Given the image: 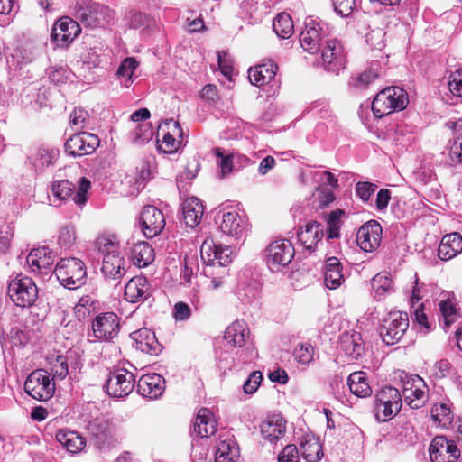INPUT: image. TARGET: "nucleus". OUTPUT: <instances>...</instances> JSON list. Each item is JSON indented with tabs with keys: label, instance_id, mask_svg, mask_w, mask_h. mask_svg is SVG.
Here are the masks:
<instances>
[{
	"label": "nucleus",
	"instance_id": "obj_1",
	"mask_svg": "<svg viewBox=\"0 0 462 462\" xmlns=\"http://www.w3.org/2000/svg\"><path fill=\"white\" fill-rule=\"evenodd\" d=\"M331 32L332 29L328 23L308 17L300 35V43L310 54L320 52L325 69L337 73L345 67L346 54L343 44L331 37Z\"/></svg>",
	"mask_w": 462,
	"mask_h": 462
},
{
	"label": "nucleus",
	"instance_id": "obj_2",
	"mask_svg": "<svg viewBox=\"0 0 462 462\" xmlns=\"http://www.w3.org/2000/svg\"><path fill=\"white\" fill-rule=\"evenodd\" d=\"M113 11L92 0H78L75 16L86 27H104L113 18Z\"/></svg>",
	"mask_w": 462,
	"mask_h": 462
},
{
	"label": "nucleus",
	"instance_id": "obj_3",
	"mask_svg": "<svg viewBox=\"0 0 462 462\" xmlns=\"http://www.w3.org/2000/svg\"><path fill=\"white\" fill-rule=\"evenodd\" d=\"M408 104V96L399 87H388L381 90L372 102L374 115L381 118L394 111L402 110Z\"/></svg>",
	"mask_w": 462,
	"mask_h": 462
},
{
	"label": "nucleus",
	"instance_id": "obj_4",
	"mask_svg": "<svg viewBox=\"0 0 462 462\" xmlns=\"http://www.w3.org/2000/svg\"><path fill=\"white\" fill-rule=\"evenodd\" d=\"M54 273L60 284L69 289H77L87 280L84 263L74 257L61 259L57 263Z\"/></svg>",
	"mask_w": 462,
	"mask_h": 462
},
{
	"label": "nucleus",
	"instance_id": "obj_5",
	"mask_svg": "<svg viewBox=\"0 0 462 462\" xmlns=\"http://www.w3.org/2000/svg\"><path fill=\"white\" fill-rule=\"evenodd\" d=\"M402 395L398 389L386 386L375 395V418L379 421H387L393 418L402 408Z\"/></svg>",
	"mask_w": 462,
	"mask_h": 462
},
{
	"label": "nucleus",
	"instance_id": "obj_6",
	"mask_svg": "<svg viewBox=\"0 0 462 462\" xmlns=\"http://www.w3.org/2000/svg\"><path fill=\"white\" fill-rule=\"evenodd\" d=\"M8 295L16 306L30 307L37 300L38 289L32 278L16 276L9 282Z\"/></svg>",
	"mask_w": 462,
	"mask_h": 462
},
{
	"label": "nucleus",
	"instance_id": "obj_7",
	"mask_svg": "<svg viewBox=\"0 0 462 462\" xmlns=\"http://www.w3.org/2000/svg\"><path fill=\"white\" fill-rule=\"evenodd\" d=\"M409 328V319L406 312H391L383 319L380 328V336L387 345L398 343Z\"/></svg>",
	"mask_w": 462,
	"mask_h": 462
},
{
	"label": "nucleus",
	"instance_id": "obj_8",
	"mask_svg": "<svg viewBox=\"0 0 462 462\" xmlns=\"http://www.w3.org/2000/svg\"><path fill=\"white\" fill-rule=\"evenodd\" d=\"M295 250L288 239L273 240L265 249V261L269 269L278 272L281 267L288 265L293 259Z\"/></svg>",
	"mask_w": 462,
	"mask_h": 462
},
{
	"label": "nucleus",
	"instance_id": "obj_9",
	"mask_svg": "<svg viewBox=\"0 0 462 462\" xmlns=\"http://www.w3.org/2000/svg\"><path fill=\"white\" fill-rule=\"evenodd\" d=\"M24 391L33 399L44 402L53 395L55 384L51 383L45 370L37 369L28 375L24 383Z\"/></svg>",
	"mask_w": 462,
	"mask_h": 462
},
{
	"label": "nucleus",
	"instance_id": "obj_10",
	"mask_svg": "<svg viewBox=\"0 0 462 462\" xmlns=\"http://www.w3.org/2000/svg\"><path fill=\"white\" fill-rule=\"evenodd\" d=\"M74 189V184L67 180L54 181L51 185L52 194L59 200H65L72 196V200L76 205L84 206L88 200L90 181L87 178L82 177L79 179L78 190L73 195Z\"/></svg>",
	"mask_w": 462,
	"mask_h": 462
},
{
	"label": "nucleus",
	"instance_id": "obj_11",
	"mask_svg": "<svg viewBox=\"0 0 462 462\" xmlns=\"http://www.w3.org/2000/svg\"><path fill=\"white\" fill-rule=\"evenodd\" d=\"M134 384V374L125 368H118L109 374L106 380L107 393L115 398H124L133 392Z\"/></svg>",
	"mask_w": 462,
	"mask_h": 462
},
{
	"label": "nucleus",
	"instance_id": "obj_12",
	"mask_svg": "<svg viewBox=\"0 0 462 462\" xmlns=\"http://www.w3.org/2000/svg\"><path fill=\"white\" fill-rule=\"evenodd\" d=\"M100 144L97 135L88 132H78L65 143V151L73 157L93 153Z\"/></svg>",
	"mask_w": 462,
	"mask_h": 462
},
{
	"label": "nucleus",
	"instance_id": "obj_13",
	"mask_svg": "<svg viewBox=\"0 0 462 462\" xmlns=\"http://www.w3.org/2000/svg\"><path fill=\"white\" fill-rule=\"evenodd\" d=\"M232 254L230 246L217 245L211 237H207L200 246L201 260L208 265L225 266L232 262Z\"/></svg>",
	"mask_w": 462,
	"mask_h": 462
},
{
	"label": "nucleus",
	"instance_id": "obj_14",
	"mask_svg": "<svg viewBox=\"0 0 462 462\" xmlns=\"http://www.w3.org/2000/svg\"><path fill=\"white\" fill-rule=\"evenodd\" d=\"M429 452L432 462H456L460 456L455 442L443 436L433 439Z\"/></svg>",
	"mask_w": 462,
	"mask_h": 462
},
{
	"label": "nucleus",
	"instance_id": "obj_15",
	"mask_svg": "<svg viewBox=\"0 0 462 462\" xmlns=\"http://www.w3.org/2000/svg\"><path fill=\"white\" fill-rule=\"evenodd\" d=\"M219 229L224 235L239 243L246 236L247 223L236 211H228L223 213Z\"/></svg>",
	"mask_w": 462,
	"mask_h": 462
},
{
	"label": "nucleus",
	"instance_id": "obj_16",
	"mask_svg": "<svg viewBox=\"0 0 462 462\" xmlns=\"http://www.w3.org/2000/svg\"><path fill=\"white\" fill-rule=\"evenodd\" d=\"M94 337L100 341H107L118 334L119 319L113 312H106L96 317L92 322Z\"/></svg>",
	"mask_w": 462,
	"mask_h": 462
},
{
	"label": "nucleus",
	"instance_id": "obj_17",
	"mask_svg": "<svg viewBox=\"0 0 462 462\" xmlns=\"http://www.w3.org/2000/svg\"><path fill=\"white\" fill-rule=\"evenodd\" d=\"M140 222L143 235L152 238L159 235L165 226L162 212L154 206H145L140 215Z\"/></svg>",
	"mask_w": 462,
	"mask_h": 462
},
{
	"label": "nucleus",
	"instance_id": "obj_18",
	"mask_svg": "<svg viewBox=\"0 0 462 462\" xmlns=\"http://www.w3.org/2000/svg\"><path fill=\"white\" fill-rule=\"evenodd\" d=\"M382 226L374 220L363 225L357 231L356 243L365 252H374L381 244Z\"/></svg>",
	"mask_w": 462,
	"mask_h": 462
},
{
	"label": "nucleus",
	"instance_id": "obj_19",
	"mask_svg": "<svg viewBox=\"0 0 462 462\" xmlns=\"http://www.w3.org/2000/svg\"><path fill=\"white\" fill-rule=\"evenodd\" d=\"M81 32L78 22L69 17H63L55 23L51 39L58 46H68Z\"/></svg>",
	"mask_w": 462,
	"mask_h": 462
},
{
	"label": "nucleus",
	"instance_id": "obj_20",
	"mask_svg": "<svg viewBox=\"0 0 462 462\" xmlns=\"http://www.w3.org/2000/svg\"><path fill=\"white\" fill-rule=\"evenodd\" d=\"M130 267L121 254H108L103 258L101 273L107 282H119Z\"/></svg>",
	"mask_w": 462,
	"mask_h": 462
},
{
	"label": "nucleus",
	"instance_id": "obj_21",
	"mask_svg": "<svg viewBox=\"0 0 462 462\" xmlns=\"http://www.w3.org/2000/svg\"><path fill=\"white\" fill-rule=\"evenodd\" d=\"M131 337L134 341L135 348L143 353L158 356L162 350V346L157 340L155 333L147 328L133 332Z\"/></svg>",
	"mask_w": 462,
	"mask_h": 462
},
{
	"label": "nucleus",
	"instance_id": "obj_22",
	"mask_svg": "<svg viewBox=\"0 0 462 462\" xmlns=\"http://www.w3.org/2000/svg\"><path fill=\"white\" fill-rule=\"evenodd\" d=\"M150 296L151 285L144 276H134L125 286V299L129 302H143Z\"/></svg>",
	"mask_w": 462,
	"mask_h": 462
},
{
	"label": "nucleus",
	"instance_id": "obj_23",
	"mask_svg": "<svg viewBox=\"0 0 462 462\" xmlns=\"http://www.w3.org/2000/svg\"><path fill=\"white\" fill-rule=\"evenodd\" d=\"M164 390L165 381L158 374H144L137 382V392L151 400L160 397Z\"/></svg>",
	"mask_w": 462,
	"mask_h": 462
},
{
	"label": "nucleus",
	"instance_id": "obj_24",
	"mask_svg": "<svg viewBox=\"0 0 462 462\" xmlns=\"http://www.w3.org/2000/svg\"><path fill=\"white\" fill-rule=\"evenodd\" d=\"M323 226L316 220L309 221L300 226L297 232L298 238L307 250H314L315 246L323 237Z\"/></svg>",
	"mask_w": 462,
	"mask_h": 462
},
{
	"label": "nucleus",
	"instance_id": "obj_25",
	"mask_svg": "<svg viewBox=\"0 0 462 462\" xmlns=\"http://www.w3.org/2000/svg\"><path fill=\"white\" fill-rule=\"evenodd\" d=\"M278 66L272 60H263L261 64L250 68L248 79L250 82L257 87L268 84L274 79Z\"/></svg>",
	"mask_w": 462,
	"mask_h": 462
},
{
	"label": "nucleus",
	"instance_id": "obj_26",
	"mask_svg": "<svg viewBox=\"0 0 462 462\" xmlns=\"http://www.w3.org/2000/svg\"><path fill=\"white\" fill-rule=\"evenodd\" d=\"M425 388L427 386L420 377L413 379L411 386H405L402 391L405 402L412 409L420 408L427 400Z\"/></svg>",
	"mask_w": 462,
	"mask_h": 462
},
{
	"label": "nucleus",
	"instance_id": "obj_27",
	"mask_svg": "<svg viewBox=\"0 0 462 462\" xmlns=\"http://www.w3.org/2000/svg\"><path fill=\"white\" fill-rule=\"evenodd\" d=\"M54 258V254L48 247H39L30 252L26 262L32 272L42 273L53 264Z\"/></svg>",
	"mask_w": 462,
	"mask_h": 462
},
{
	"label": "nucleus",
	"instance_id": "obj_28",
	"mask_svg": "<svg viewBox=\"0 0 462 462\" xmlns=\"http://www.w3.org/2000/svg\"><path fill=\"white\" fill-rule=\"evenodd\" d=\"M462 252V236L455 232L444 236L439 245L438 255L442 261H448Z\"/></svg>",
	"mask_w": 462,
	"mask_h": 462
},
{
	"label": "nucleus",
	"instance_id": "obj_29",
	"mask_svg": "<svg viewBox=\"0 0 462 462\" xmlns=\"http://www.w3.org/2000/svg\"><path fill=\"white\" fill-rule=\"evenodd\" d=\"M163 124L168 126L169 131L164 134L159 149L164 153H173L178 150L180 143L175 136L182 137L183 132L180 123L173 119H167Z\"/></svg>",
	"mask_w": 462,
	"mask_h": 462
},
{
	"label": "nucleus",
	"instance_id": "obj_30",
	"mask_svg": "<svg viewBox=\"0 0 462 462\" xmlns=\"http://www.w3.org/2000/svg\"><path fill=\"white\" fill-rule=\"evenodd\" d=\"M339 346L351 359H357L364 352L365 344L358 332H346L340 337Z\"/></svg>",
	"mask_w": 462,
	"mask_h": 462
},
{
	"label": "nucleus",
	"instance_id": "obj_31",
	"mask_svg": "<svg viewBox=\"0 0 462 462\" xmlns=\"http://www.w3.org/2000/svg\"><path fill=\"white\" fill-rule=\"evenodd\" d=\"M343 266L337 257H329L324 269V282L327 288L335 290L344 282Z\"/></svg>",
	"mask_w": 462,
	"mask_h": 462
},
{
	"label": "nucleus",
	"instance_id": "obj_32",
	"mask_svg": "<svg viewBox=\"0 0 462 462\" xmlns=\"http://www.w3.org/2000/svg\"><path fill=\"white\" fill-rule=\"evenodd\" d=\"M285 432V420L280 414L268 417L261 424V434L270 442L277 440Z\"/></svg>",
	"mask_w": 462,
	"mask_h": 462
},
{
	"label": "nucleus",
	"instance_id": "obj_33",
	"mask_svg": "<svg viewBox=\"0 0 462 462\" xmlns=\"http://www.w3.org/2000/svg\"><path fill=\"white\" fill-rule=\"evenodd\" d=\"M249 328L244 320H236L228 326L225 331L224 338L235 347H242L249 337Z\"/></svg>",
	"mask_w": 462,
	"mask_h": 462
},
{
	"label": "nucleus",
	"instance_id": "obj_34",
	"mask_svg": "<svg viewBox=\"0 0 462 462\" xmlns=\"http://www.w3.org/2000/svg\"><path fill=\"white\" fill-rule=\"evenodd\" d=\"M57 441L64 447L67 451L77 454L86 446L85 439L78 432L69 430H60L56 433Z\"/></svg>",
	"mask_w": 462,
	"mask_h": 462
},
{
	"label": "nucleus",
	"instance_id": "obj_35",
	"mask_svg": "<svg viewBox=\"0 0 462 462\" xmlns=\"http://www.w3.org/2000/svg\"><path fill=\"white\" fill-rule=\"evenodd\" d=\"M216 430V421L212 419L210 411L207 408L200 409L193 425V433L198 434L200 438H208L213 435Z\"/></svg>",
	"mask_w": 462,
	"mask_h": 462
},
{
	"label": "nucleus",
	"instance_id": "obj_36",
	"mask_svg": "<svg viewBox=\"0 0 462 462\" xmlns=\"http://www.w3.org/2000/svg\"><path fill=\"white\" fill-rule=\"evenodd\" d=\"M182 214L187 226H196L203 215V206L200 200L194 197L187 199L182 205Z\"/></svg>",
	"mask_w": 462,
	"mask_h": 462
},
{
	"label": "nucleus",
	"instance_id": "obj_37",
	"mask_svg": "<svg viewBox=\"0 0 462 462\" xmlns=\"http://www.w3.org/2000/svg\"><path fill=\"white\" fill-rule=\"evenodd\" d=\"M238 456V446L232 438L219 439L215 455L216 462H236Z\"/></svg>",
	"mask_w": 462,
	"mask_h": 462
},
{
	"label": "nucleus",
	"instance_id": "obj_38",
	"mask_svg": "<svg viewBox=\"0 0 462 462\" xmlns=\"http://www.w3.org/2000/svg\"><path fill=\"white\" fill-rule=\"evenodd\" d=\"M130 257L134 265L145 267L153 261V249L147 242H138L131 248Z\"/></svg>",
	"mask_w": 462,
	"mask_h": 462
},
{
	"label": "nucleus",
	"instance_id": "obj_39",
	"mask_svg": "<svg viewBox=\"0 0 462 462\" xmlns=\"http://www.w3.org/2000/svg\"><path fill=\"white\" fill-rule=\"evenodd\" d=\"M347 384L351 393L357 397H366L372 393V388L368 383L366 374L364 372L358 371L350 374Z\"/></svg>",
	"mask_w": 462,
	"mask_h": 462
},
{
	"label": "nucleus",
	"instance_id": "obj_40",
	"mask_svg": "<svg viewBox=\"0 0 462 462\" xmlns=\"http://www.w3.org/2000/svg\"><path fill=\"white\" fill-rule=\"evenodd\" d=\"M275 33L282 39H289L294 32L291 17L286 13H280L273 22Z\"/></svg>",
	"mask_w": 462,
	"mask_h": 462
},
{
	"label": "nucleus",
	"instance_id": "obj_41",
	"mask_svg": "<svg viewBox=\"0 0 462 462\" xmlns=\"http://www.w3.org/2000/svg\"><path fill=\"white\" fill-rule=\"evenodd\" d=\"M432 420L442 428H448L452 423L454 415L448 403L440 402L435 404L431 409Z\"/></svg>",
	"mask_w": 462,
	"mask_h": 462
},
{
	"label": "nucleus",
	"instance_id": "obj_42",
	"mask_svg": "<svg viewBox=\"0 0 462 462\" xmlns=\"http://www.w3.org/2000/svg\"><path fill=\"white\" fill-rule=\"evenodd\" d=\"M300 452L307 462H317L320 458L322 448L317 439L310 438L300 443Z\"/></svg>",
	"mask_w": 462,
	"mask_h": 462
},
{
	"label": "nucleus",
	"instance_id": "obj_43",
	"mask_svg": "<svg viewBox=\"0 0 462 462\" xmlns=\"http://www.w3.org/2000/svg\"><path fill=\"white\" fill-rule=\"evenodd\" d=\"M380 64L378 62L372 63L370 68L359 74L355 79L354 87L359 89H364L374 81L380 76Z\"/></svg>",
	"mask_w": 462,
	"mask_h": 462
},
{
	"label": "nucleus",
	"instance_id": "obj_44",
	"mask_svg": "<svg viewBox=\"0 0 462 462\" xmlns=\"http://www.w3.org/2000/svg\"><path fill=\"white\" fill-rule=\"evenodd\" d=\"M439 306L443 317L445 327L448 328L458 318V312L456 307L455 300L448 298L447 300H440Z\"/></svg>",
	"mask_w": 462,
	"mask_h": 462
},
{
	"label": "nucleus",
	"instance_id": "obj_45",
	"mask_svg": "<svg viewBox=\"0 0 462 462\" xmlns=\"http://www.w3.org/2000/svg\"><path fill=\"white\" fill-rule=\"evenodd\" d=\"M214 154L217 157V162L220 169V177L225 178L233 171L234 156L232 154H225L221 148H215Z\"/></svg>",
	"mask_w": 462,
	"mask_h": 462
},
{
	"label": "nucleus",
	"instance_id": "obj_46",
	"mask_svg": "<svg viewBox=\"0 0 462 462\" xmlns=\"http://www.w3.org/2000/svg\"><path fill=\"white\" fill-rule=\"evenodd\" d=\"M345 215V211L341 209H337L334 211H331L327 217V225H328V238L333 239L337 238L340 235V225L341 221L340 218L342 216Z\"/></svg>",
	"mask_w": 462,
	"mask_h": 462
},
{
	"label": "nucleus",
	"instance_id": "obj_47",
	"mask_svg": "<svg viewBox=\"0 0 462 462\" xmlns=\"http://www.w3.org/2000/svg\"><path fill=\"white\" fill-rule=\"evenodd\" d=\"M88 430L96 438L102 439L107 436L110 425L105 418L97 417L88 422Z\"/></svg>",
	"mask_w": 462,
	"mask_h": 462
},
{
	"label": "nucleus",
	"instance_id": "obj_48",
	"mask_svg": "<svg viewBox=\"0 0 462 462\" xmlns=\"http://www.w3.org/2000/svg\"><path fill=\"white\" fill-rule=\"evenodd\" d=\"M372 288L381 297L392 289V280L386 273H377L372 280Z\"/></svg>",
	"mask_w": 462,
	"mask_h": 462
},
{
	"label": "nucleus",
	"instance_id": "obj_49",
	"mask_svg": "<svg viewBox=\"0 0 462 462\" xmlns=\"http://www.w3.org/2000/svg\"><path fill=\"white\" fill-rule=\"evenodd\" d=\"M295 360L302 365H309L314 358V347L310 344H299L293 350Z\"/></svg>",
	"mask_w": 462,
	"mask_h": 462
},
{
	"label": "nucleus",
	"instance_id": "obj_50",
	"mask_svg": "<svg viewBox=\"0 0 462 462\" xmlns=\"http://www.w3.org/2000/svg\"><path fill=\"white\" fill-rule=\"evenodd\" d=\"M96 246L98 252L103 254V258H106L108 254H121L118 243L108 236H99L97 239Z\"/></svg>",
	"mask_w": 462,
	"mask_h": 462
},
{
	"label": "nucleus",
	"instance_id": "obj_51",
	"mask_svg": "<svg viewBox=\"0 0 462 462\" xmlns=\"http://www.w3.org/2000/svg\"><path fill=\"white\" fill-rule=\"evenodd\" d=\"M55 151L41 148L33 157V165L37 170H43L52 164L55 159Z\"/></svg>",
	"mask_w": 462,
	"mask_h": 462
},
{
	"label": "nucleus",
	"instance_id": "obj_52",
	"mask_svg": "<svg viewBox=\"0 0 462 462\" xmlns=\"http://www.w3.org/2000/svg\"><path fill=\"white\" fill-rule=\"evenodd\" d=\"M50 365L53 377L62 380L68 375L69 367L64 356L57 355L53 360H51Z\"/></svg>",
	"mask_w": 462,
	"mask_h": 462
},
{
	"label": "nucleus",
	"instance_id": "obj_53",
	"mask_svg": "<svg viewBox=\"0 0 462 462\" xmlns=\"http://www.w3.org/2000/svg\"><path fill=\"white\" fill-rule=\"evenodd\" d=\"M138 66L137 60L133 57L125 58L117 69V75L126 79L125 87H129L128 82L132 80L134 71Z\"/></svg>",
	"mask_w": 462,
	"mask_h": 462
},
{
	"label": "nucleus",
	"instance_id": "obj_54",
	"mask_svg": "<svg viewBox=\"0 0 462 462\" xmlns=\"http://www.w3.org/2000/svg\"><path fill=\"white\" fill-rule=\"evenodd\" d=\"M88 120V113L82 108H75L69 116V125L77 132L86 127Z\"/></svg>",
	"mask_w": 462,
	"mask_h": 462
},
{
	"label": "nucleus",
	"instance_id": "obj_55",
	"mask_svg": "<svg viewBox=\"0 0 462 462\" xmlns=\"http://www.w3.org/2000/svg\"><path fill=\"white\" fill-rule=\"evenodd\" d=\"M76 241L75 228L72 226H63L59 235V245L64 249H69Z\"/></svg>",
	"mask_w": 462,
	"mask_h": 462
},
{
	"label": "nucleus",
	"instance_id": "obj_56",
	"mask_svg": "<svg viewBox=\"0 0 462 462\" xmlns=\"http://www.w3.org/2000/svg\"><path fill=\"white\" fill-rule=\"evenodd\" d=\"M448 88L454 96L462 97V68L449 75Z\"/></svg>",
	"mask_w": 462,
	"mask_h": 462
},
{
	"label": "nucleus",
	"instance_id": "obj_57",
	"mask_svg": "<svg viewBox=\"0 0 462 462\" xmlns=\"http://www.w3.org/2000/svg\"><path fill=\"white\" fill-rule=\"evenodd\" d=\"M153 135V129L151 124L143 123L138 125L134 131V141L144 143L152 139Z\"/></svg>",
	"mask_w": 462,
	"mask_h": 462
},
{
	"label": "nucleus",
	"instance_id": "obj_58",
	"mask_svg": "<svg viewBox=\"0 0 462 462\" xmlns=\"http://www.w3.org/2000/svg\"><path fill=\"white\" fill-rule=\"evenodd\" d=\"M263 374L260 371H254L250 374L249 377L243 385V390L247 394H252L256 392L261 382Z\"/></svg>",
	"mask_w": 462,
	"mask_h": 462
},
{
	"label": "nucleus",
	"instance_id": "obj_59",
	"mask_svg": "<svg viewBox=\"0 0 462 462\" xmlns=\"http://www.w3.org/2000/svg\"><path fill=\"white\" fill-rule=\"evenodd\" d=\"M279 462H300V451L293 444L287 445L278 457Z\"/></svg>",
	"mask_w": 462,
	"mask_h": 462
},
{
	"label": "nucleus",
	"instance_id": "obj_60",
	"mask_svg": "<svg viewBox=\"0 0 462 462\" xmlns=\"http://www.w3.org/2000/svg\"><path fill=\"white\" fill-rule=\"evenodd\" d=\"M376 187L377 186L372 182H358L356 186V193L363 201H368L371 195L376 189Z\"/></svg>",
	"mask_w": 462,
	"mask_h": 462
},
{
	"label": "nucleus",
	"instance_id": "obj_61",
	"mask_svg": "<svg viewBox=\"0 0 462 462\" xmlns=\"http://www.w3.org/2000/svg\"><path fill=\"white\" fill-rule=\"evenodd\" d=\"M384 33L382 30H372L365 35V42L374 49L381 50L383 46Z\"/></svg>",
	"mask_w": 462,
	"mask_h": 462
},
{
	"label": "nucleus",
	"instance_id": "obj_62",
	"mask_svg": "<svg viewBox=\"0 0 462 462\" xmlns=\"http://www.w3.org/2000/svg\"><path fill=\"white\" fill-rule=\"evenodd\" d=\"M191 315L190 307L182 301L177 302L173 309V317L177 321L187 320Z\"/></svg>",
	"mask_w": 462,
	"mask_h": 462
},
{
	"label": "nucleus",
	"instance_id": "obj_63",
	"mask_svg": "<svg viewBox=\"0 0 462 462\" xmlns=\"http://www.w3.org/2000/svg\"><path fill=\"white\" fill-rule=\"evenodd\" d=\"M356 5V0H334L335 11L341 16L348 15Z\"/></svg>",
	"mask_w": 462,
	"mask_h": 462
},
{
	"label": "nucleus",
	"instance_id": "obj_64",
	"mask_svg": "<svg viewBox=\"0 0 462 462\" xmlns=\"http://www.w3.org/2000/svg\"><path fill=\"white\" fill-rule=\"evenodd\" d=\"M129 24L134 28L149 25L150 16L144 13L134 12L129 15Z\"/></svg>",
	"mask_w": 462,
	"mask_h": 462
}]
</instances>
